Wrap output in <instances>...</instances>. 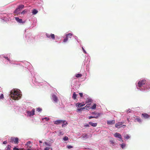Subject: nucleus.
<instances>
[{
    "instance_id": "nucleus-1",
    "label": "nucleus",
    "mask_w": 150,
    "mask_h": 150,
    "mask_svg": "<svg viewBox=\"0 0 150 150\" xmlns=\"http://www.w3.org/2000/svg\"><path fill=\"white\" fill-rule=\"evenodd\" d=\"M19 93L18 91H11L10 93V95L13 99L18 100L19 98Z\"/></svg>"
},
{
    "instance_id": "nucleus-2",
    "label": "nucleus",
    "mask_w": 150,
    "mask_h": 150,
    "mask_svg": "<svg viewBox=\"0 0 150 150\" xmlns=\"http://www.w3.org/2000/svg\"><path fill=\"white\" fill-rule=\"evenodd\" d=\"M146 83V80L144 79L140 80L139 81L138 83V86L139 87H141L144 85Z\"/></svg>"
},
{
    "instance_id": "nucleus-3",
    "label": "nucleus",
    "mask_w": 150,
    "mask_h": 150,
    "mask_svg": "<svg viewBox=\"0 0 150 150\" xmlns=\"http://www.w3.org/2000/svg\"><path fill=\"white\" fill-rule=\"evenodd\" d=\"M35 109H33L32 110V111H27L26 113L27 114V115L29 116H33L35 114Z\"/></svg>"
},
{
    "instance_id": "nucleus-4",
    "label": "nucleus",
    "mask_w": 150,
    "mask_h": 150,
    "mask_svg": "<svg viewBox=\"0 0 150 150\" xmlns=\"http://www.w3.org/2000/svg\"><path fill=\"white\" fill-rule=\"evenodd\" d=\"M24 6L23 5H20L17 8L16 10L14 11V13H17L18 11H20V9H22L24 8Z\"/></svg>"
},
{
    "instance_id": "nucleus-5",
    "label": "nucleus",
    "mask_w": 150,
    "mask_h": 150,
    "mask_svg": "<svg viewBox=\"0 0 150 150\" xmlns=\"http://www.w3.org/2000/svg\"><path fill=\"white\" fill-rule=\"evenodd\" d=\"M114 136L115 137L120 139L122 141H123L122 140V136L121 134L117 132L115 133L114 134Z\"/></svg>"
},
{
    "instance_id": "nucleus-6",
    "label": "nucleus",
    "mask_w": 150,
    "mask_h": 150,
    "mask_svg": "<svg viewBox=\"0 0 150 150\" xmlns=\"http://www.w3.org/2000/svg\"><path fill=\"white\" fill-rule=\"evenodd\" d=\"M46 36L48 38H50L53 39H55V35L54 34H51L50 35L49 34L47 33L46 34Z\"/></svg>"
},
{
    "instance_id": "nucleus-7",
    "label": "nucleus",
    "mask_w": 150,
    "mask_h": 150,
    "mask_svg": "<svg viewBox=\"0 0 150 150\" xmlns=\"http://www.w3.org/2000/svg\"><path fill=\"white\" fill-rule=\"evenodd\" d=\"M107 123L108 125H112L115 123V121L114 120H107Z\"/></svg>"
},
{
    "instance_id": "nucleus-8",
    "label": "nucleus",
    "mask_w": 150,
    "mask_h": 150,
    "mask_svg": "<svg viewBox=\"0 0 150 150\" xmlns=\"http://www.w3.org/2000/svg\"><path fill=\"white\" fill-rule=\"evenodd\" d=\"M11 140L13 141L14 143L16 144H17L18 143V138L17 137H16L14 138H11Z\"/></svg>"
},
{
    "instance_id": "nucleus-9",
    "label": "nucleus",
    "mask_w": 150,
    "mask_h": 150,
    "mask_svg": "<svg viewBox=\"0 0 150 150\" xmlns=\"http://www.w3.org/2000/svg\"><path fill=\"white\" fill-rule=\"evenodd\" d=\"M52 98L53 100L55 102H57L58 100V99L56 95H53L52 96Z\"/></svg>"
},
{
    "instance_id": "nucleus-10",
    "label": "nucleus",
    "mask_w": 150,
    "mask_h": 150,
    "mask_svg": "<svg viewBox=\"0 0 150 150\" xmlns=\"http://www.w3.org/2000/svg\"><path fill=\"white\" fill-rule=\"evenodd\" d=\"M123 123L122 122H119L115 124V127L117 128H119L121 127L120 126L122 125Z\"/></svg>"
},
{
    "instance_id": "nucleus-11",
    "label": "nucleus",
    "mask_w": 150,
    "mask_h": 150,
    "mask_svg": "<svg viewBox=\"0 0 150 150\" xmlns=\"http://www.w3.org/2000/svg\"><path fill=\"white\" fill-rule=\"evenodd\" d=\"M63 120H57L56 121H54V123L56 125H59L62 124Z\"/></svg>"
},
{
    "instance_id": "nucleus-12",
    "label": "nucleus",
    "mask_w": 150,
    "mask_h": 150,
    "mask_svg": "<svg viewBox=\"0 0 150 150\" xmlns=\"http://www.w3.org/2000/svg\"><path fill=\"white\" fill-rule=\"evenodd\" d=\"M142 116L145 119L149 118L150 117V115L146 113H142Z\"/></svg>"
},
{
    "instance_id": "nucleus-13",
    "label": "nucleus",
    "mask_w": 150,
    "mask_h": 150,
    "mask_svg": "<svg viewBox=\"0 0 150 150\" xmlns=\"http://www.w3.org/2000/svg\"><path fill=\"white\" fill-rule=\"evenodd\" d=\"M85 104L83 103H77L76 104V106H78L79 108L83 106Z\"/></svg>"
},
{
    "instance_id": "nucleus-14",
    "label": "nucleus",
    "mask_w": 150,
    "mask_h": 150,
    "mask_svg": "<svg viewBox=\"0 0 150 150\" xmlns=\"http://www.w3.org/2000/svg\"><path fill=\"white\" fill-rule=\"evenodd\" d=\"M89 124L93 127L96 126L97 125V123H93L91 122H89Z\"/></svg>"
},
{
    "instance_id": "nucleus-15",
    "label": "nucleus",
    "mask_w": 150,
    "mask_h": 150,
    "mask_svg": "<svg viewBox=\"0 0 150 150\" xmlns=\"http://www.w3.org/2000/svg\"><path fill=\"white\" fill-rule=\"evenodd\" d=\"M90 104H87L86 106L82 108V109L88 110L90 109Z\"/></svg>"
},
{
    "instance_id": "nucleus-16",
    "label": "nucleus",
    "mask_w": 150,
    "mask_h": 150,
    "mask_svg": "<svg viewBox=\"0 0 150 150\" xmlns=\"http://www.w3.org/2000/svg\"><path fill=\"white\" fill-rule=\"evenodd\" d=\"M15 19L17 22L19 23H21L22 22V19H20L18 17H16Z\"/></svg>"
},
{
    "instance_id": "nucleus-17",
    "label": "nucleus",
    "mask_w": 150,
    "mask_h": 150,
    "mask_svg": "<svg viewBox=\"0 0 150 150\" xmlns=\"http://www.w3.org/2000/svg\"><path fill=\"white\" fill-rule=\"evenodd\" d=\"M100 114L99 113H98L97 116H94V117L92 116H90L89 117V119H91L92 118H97L98 117L100 116Z\"/></svg>"
},
{
    "instance_id": "nucleus-18",
    "label": "nucleus",
    "mask_w": 150,
    "mask_h": 150,
    "mask_svg": "<svg viewBox=\"0 0 150 150\" xmlns=\"http://www.w3.org/2000/svg\"><path fill=\"white\" fill-rule=\"evenodd\" d=\"M124 137L125 139H128L130 138V136L127 134H124Z\"/></svg>"
},
{
    "instance_id": "nucleus-19",
    "label": "nucleus",
    "mask_w": 150,
    "mask_h": 150,
    "mask_svg": "<svg viewBox=\"0 0 150 150\" xmlns=\"http://www.w3.org/2000/svg\"><path fill=\"white\" fill-rule=\"evenodd\" d=\"M62 127H64V126H66L67 125V123L65 120H63L62 122Z\"/></svg>"
},
{
    "instance_id": "nucleus-20",
    "label": "nucleus",
    "mask_w": 150,
    "mask_h": 150,
    "mask_svg": "<svg viewBox=\"0 0 150 150\" xmlns=\"http://www.w3.org/2000/svg\"><path fill=\"white\" fill-rule=\"evenodd\" d=\"M38 11L35 9H34L32 10V13L33 14L35 15L38 13Z\"/></svg>"
},
{
    "instance_id": "nucleus-21",
    "label": "nucleus",
    "mask_w": 150,
    "mask_h": 150,
    "mask_svg": "<svg viewBox=\"0 0 150 150\" xmlns=\"http://www.w3.org/2000/svg\"><path fill=\"white\" fill-rule=\"evenodd\" d=\"M92 101V100L89 98H87L86 100V103H91Z\"/></svg>"
},
{
    "instance_id": "nucleus-22",
    "label": "nucleus",
    "mask_w": 150,
    "mask_h": 150,
    "mask_svg": "<svg viewBox=\"0 0 150 150\" xmlns=\"http://www.w3.org/2000/svg\"><path fill=\"white\" fill-rule=\"evenodd\" d=\"M76 97L77 95L76 94V93L75 92L73 93V95L72 96V98H73V99L75 100L76 99Z\"/></svg>"
},
{
    "instance_id": "nucleus-23",
    "label": "nucleus",
    "mask_w": 150,
    "mask_h": 150,
    "mask_svg": "<svg viewBox=\"0 0 150 150\" xmlns=\"http://www.w3.org/2000/svg\"><path fill=\"white\" fill-rule=\"evenodd\" d=\"M135 120H136L139 123H141L142 122L141 120L139 117H137L135 119Z\"/></svg>"
},
{
    "instance_id": "nucleus-24",
    "label": "nucleus",
    "mask_w": 150,
    "mask_h": 150,
    "mask_svg": "<svg viewBox=\"0 0 150 150\" xmlns=\"http://www.w3.org/2000/svg\"><path fill=\"white\" fill-rule=\"evenodd\" d=\"M82 75L81 74H78L76 75V76L77 77H81Z\"/></svg>"
},
{
    "instance_id": "nucleus-25",
    "label": "nucleus",
    "mask_w": 150,
    "mask_h": 150,
    "mask_svg": "<svg viewBox=\"0 0 150 150\" xmlns=\"http://www.w3.org/2000/svg\"><path fill=\"white\" fill-rule=\"evenodd\" d=\"M88 135L87 134H83L82 137L83 138H88Z\"/></svg>"
},
{
    "instance_id": "nucleus-26",
    "label": "nucleus",
    "mask_w": 150,
    "mask_h": 150,
    "mask_svg": "<svg viewBox=\"0 0 150 150\" xmlns=\"http://www.w3.org/2000/svg\"><path fill=\"white\" fill-rule=\"evenodd\" d=\"M69 138L67 136H65L63 138V140L64 141H66L68 140Z\"/></svg>"
},
{
    "instance_id": "nucleus-27",
    "label": "nucleus",
    "mask_w": 150,
    "mask_h": 150,
    "mask_svg": "<svg viewBox=\"0 0 150 150\" xmlns=\"http://www.w3.org/2000/svg\"><path fill=\"white\" fill-rule=\"evenodd\" d=\"M72 34L70 33H69L68 34L66 35L67 37V38L69 37L70 38H71V37L72 36Z\"/></svg>"
},
{
    "instance_id": "nucleus-28",
    "label": "nucleus",
    "mask_w": 150,
    "mask_h": 150,
    "mask_svg": "<svg viewBox=\"0 0 150 150\" xmlns=\"http://www.w3.org/2000/svg\"><path fill=\"white\" fill-rule=\"evenodd\" d=\"M44 119H45L46 121H48L49 120V118L47 117H45L44 118H42V120H43Z\"/></svg>"
},
{
    "instance_id": "nucleus-29",
    "label": "nucleus",
    "mask_w": 150,
    "mask_h": 150,
    "mask_svg": "<svg viewBox=\"0 0 150 150\" xmlns=\"http://www.w3.org/2000/svg\"><path fill=\"white\" fill-rule=\"evenodd\" d=\"M96 107V105L94 104L92 107L91 108L92 109H95Z\"/></svg>"
},
{
    "instance_id": "nucleus-30",
    "label": "nucleus",
    "mask_w": 150,
    "mask_h": 150,
    "mask_svg": "<svg viewBox=\"0 0 150 150\" xmlns=\"http://www.w3.org/2000/svg\"><path fill=\"white\" fill-rule=\"evenodd\" d=\"M11 147L9 145H8L7 146V150H10Z\"/></svg>"
},
{
    "instance_id": "nucleus-31",
    "label": "nucleus",
    "mask_w": 150,
    "mask_h": 150,
    "mask_svg": "<svg viewBox=\"0 0 150 150\" xmlns=\"http://www.w3.org/2000/svg\"><path fill=\"white\" fill-rule=\"evenodd\" d=\"M42 110V109L40 108H38L37 109V111L39 112H41Z\"/></svg>"
},
{
    "instance_id": "nucleus-32",
    "label": "nucleus",
    "mask_w": 150,
    "mask_h": 150,
    "mask_svg": "<svg viewBox=\"0 0 150 150\" xmlns=\"http://www.w3.org/2000/svg\"><path fill=\"white\" fill-rule=\"evenodd\" d=\"M68 40V38H67V36H66V37L65 38L64 40V42H66Z\"/></svg>"
},
{
    "instance_id": "nucleus-33",
    "label": "nucleus",
    "mask_w": 150,
    "mask_h": 150,
    "mask_svg": "<svg viewBox=\"0 0 150 150\" xmlns=\"http://www.w3.org/2000/svg\"><path fill=\"white\" fill-rule=\"evenodd\" d=\"M4 98V95L2 94L0 96V99H2Z\"/></svg>"
},
{
    "instance_id": "nucleus-34",
    "label": "nucleus",
    "mask_w": 150,
    "mask_h": 150,
    "mask_svg": "<svg viewBox=\"0 0 150 150\" xmlns=\"http://www.w3.org/2000/svg\"><path fill=\"white\" fill-rule=\"evenodd\" d=\"M67 147L69 149H70L73 148V146L71 145H68Z\"/></svg>"
},
{
    "instance_id": "nucleus-35",
    "label": "nucleus",
    "mask_w": 150,
    "mask_h": 150,
    "mask_svg": "<svg viewBox=\"0 0 150 150\" xmlns=\"http://www.w3.org/2000/svg\"><path fill=\"white\" fill-rule=\"evenodd\" d=\"M79 95L80 96L82 97H83V93H79Z\"/></svg>"
},
{
    "instance_id": "nucleus-36",
    "label": "nucleus",
    "mask_w": 150,
    "mask_h": 150,
    "mask_svg": "<svg viewBox=\"0 0 150 150\" xmlns=\"http://www.w3.org/2000/svg\"><path fill=\"white\" fill-rule=\"evenodd\" d=\"M84 126L86 127H90V126L89 124H86Z\"/></svg>"
},
{
    "instance_id": "nucleus-37",
    "label": "nucleus",
    "mask_w": 150,
    "mask_h": 150,
    "mask_svg": "<svg viewBox=\"0 0 150 150\" xmlns=\"http://www.w3.org/2000/svg\"><path fill=\"white\" fill-rule=\"evenodd\" d=\"M92 114L95 115H96V116H97L98 113H96L95 112H92Z\"/></svg>"
},
{
    "instance_id": "nucleus-38",
    "label": "nucleus",
    "mask_w": 150,
    "mask_h": 150,
    "mask_svg": "<svg viewBox=\"0 0 150 150\" xmlns=\"http://www.w3.org/2000/svg\"><path fill=\"white\" fill-rule=\"evenodd\" d=\"M4 58H5V59H6L8 61H10V60L8 58V57L4 56Z\"/></svg>"
},
{
    "instance_id": "nucleus-39",
    "label": "nucleus",
    "mask_w": 150,
    "mask_h": 150,
    "mask_svg": "<svg viewBox=\"0 0 150 150\" xmlns=\"http://www.w3.org/2000/svg\"><path fill=\"white\" fill-rule=\"evenodd\" d=\"M58 134L59 135H62L63 134L61 132H59Z\"/></svg>"
},
{
    "instance_id": "nucleus-40",
    "label": "nucleus",
    "mask_w": 150,
    "mask_h": 150,
    "mask_svg": "<svg viewBox=\"0 0 150 150\" xmlns=\"http://www.w3.org/2000/svg\"><path fill=\"white\" fill-rule=\"evenodd\" d=\"M50 149V148L49 147H46L44 149V150H49Z\"/></svg>"
},
{
    "instance_id": "nucleus-41",
    "label": "nucleus",
    "mask_w": 150,
    "mask_h": 150,
    "mask_svg": "<svg viewBox=\"0 0 150 150\" xmlns=\"http://www.w3.org/2000/svg\"><path fill=\"white\" fill-rule=\"evenodd\" d=\"M125 146V145L124 144H122L121 145V147L122 149H123L124 147Z\"/></svg>"
},
{
    "instance_id": "nucleus-42",
    "label": "nucleus",
    "mask_w": 150,
    "mask_h": 150,
    "mask_svg": "<svg viewBox=\"0 0 150 150\" xmlns=\"http://www.w3.org/2000/svg\"><path fill=\"white\" fill-rule=\"evenodd\" d=\"M19 149L16 147H14L13 148V150H19Z\"/></svg>"
},
{
    "instance_id": "nucleus-43",
    "label": "nucleus",
    "mask_w": 150,
    "mask_h": 150,
    "mask_svg": "<svg viewBox=\"0 0 150 150\" xmlns=\"http://www.w3.org/2000/svg\"><path fill=\"white\" fill-rule=\"evenodd\" d=\"M82 49L83 51V52L85 53H86V51L84 49V48L83 47H82Z\"/></svg>"
},
{
    "instance_id": "nucleus-44",
    "label": "nucleus",
    "mask_w": 150,
    "mask_h": 150,
    "mask_svg": "<svg viewBox=\"0 0 150 150\" xmlns=\"http://www.w3.org/2000/svg\"><path fill=\"white\" fill-rule=\"evenodd\" d=\"M82 108H81L80 109H77V112H78L79 111H80L81 110H83Z\"/></svg>"
},
{
    "instance_id": "nucleus-45",
    "label": "nucleus",
    "mask_w": 150,
    "mask_h": 150,
    "mask_svg": "<svg viewBox=\"0 0 150 150\" xmlns=\"http://www.w3.org/2000/svg\"><path fill=\"white\" fill-rule=\"evenodd\" d=\"M7 143V141H5L3 142V144H6Z\"/></svg>"
},
{
    "instance_id": "nucleus-46",
    "label": "nucleus",
    "mask_w": 150,
    "mask_h": 150,
    "mask_svg": "<svg viewBox=\"0 0 150 150\" xmlns=\"http://www.w3.org/2000/svg\"><path fill=\"white\" fill-rule=\"evenodd\" d=\"M25 10H24L21 13L22 14H24L25 13Z\"/></svg>"
},
{
    "instance_id": "nucleus-47",
    "label": "nucleus",
    "mask_w": 150,
    "mask_h": 150,
    "mask_svg": "<svg viewBox=\"0 0 150 150\" xmlns=\"http://www.w3.org/2000/svg\"><path fill=\"white\" fill-rule=\"evenodd\" d=\"M110 142L111 144H113L114 142L112 141H110Z\"/></svg>"
},
{
    "instance_id": "nucleus-48",
    "label": "nucleus",
    "mask_w": 150,
    "mask_h": 150,
    "mask_svg": "<svg viewBox=\"0 0 150 150\" xmlns=\"http://www.w3.org/2000/svg\"><path fill=\"white\" fill-rule=\"evenodd\" d=\"M39 143H41H41H42V141H40V140L39 141Z\"/></svg>"
},
{
    "instance_id": "nucleus-49",
    "label": "nucleus",
    "mask_w": 150,
    "mask_h": 150,
    "mask_svg": "<svg viewBox=\"0 0 150 150\" xmlns=\"http://www.w3.org/2000/svg\"><path fill=\"white\" fill-rule=\"evenodd\" d=\"M126 126L125 125H123L122 126H121V127H123V126Z\"/></svg>"
},
{
    "instance_id": "nucleus-50",
    "label": "nucleus",
    "mask_w": 150,
    "mask_h": 150,
    "mask_svg": "<svg viewBox=\"0 0 150 150\" xmlns=\"http://www.w3.org/2000/svg\"><path fill=\"white\" fill-rule=\"evenodd\" d=\"M129 112H130V111H129Z\"/></svg>"
},
{
    "instance_id": "nucleus-51",
    "label": "nucleus",
    "mask_w": 150,
    "mask_h": 150,
    "mask_svg": "<svg viewBox=\"0 0 150 150\" xmlns=\"http://www.w3.org/2000/svg\"><path fill=\"white\" fill-rule=\"evenodd\" d=\"M129 112H130V111H129Z\"/></svg>"
},
{
    "instance_id": "nucleus-52",
    "label": "nucleus",
    "mask_w": 150,
    "mask_h": 150,
    "mask_svg": "<svg viewBox=\"0 0 150 150\" xmlns=\"http://www.w3.org/2000/svg\"><path fill=\"white\" fill-rule=\"evenodd\" d=\"M27 150H30V149H28Z\"/></svg>"
},
{
    "instance_id": "nucleus-53",
    "label": "nucleus",
    "mask_w": 150,
    "mask_h": 150,
    "mask_svg": "<svg viewBox=\"0 0 150 150\" xmlns=\"http://www.w3.org/2000/svg\"><path fill=\"white\" fill-rule=\"evenodd\" d=\"M51 150H53L52 149Z\"/></svg>"
}]
</instances>
